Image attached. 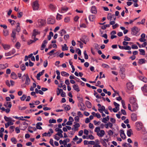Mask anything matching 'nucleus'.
<instances>
[{"mask_svg":"<svg viewBox=\"0 0 147 147\" xmlns=\"http://www.w3.org/2000/svg\"><path fill=\"white\" fill-rule=\"evenodd\" d=\"M127 89L126 91L128 93H129V91L133 90L134 88V86L132 84L129 82L127 83L126 84Z\"/></svg>","mask_w":147,"mask_h":147,"instance_id":"f257e3e1","label":"nucleus"},{"mask_svg":"<svg viewBox=\"0 0 147 147\" xmlns=\"http://www.w3.org/2000/svg\"><path fill=\"white\" fill-rule=\"evenodd\" d=\"M32 7L34 10H38L39 8V4L38 1H36L33 3Z\"/></svg>","mask_w":147,"mask_h":147,"instance_id":"f03ea898","label":"nucleus"},{"mask_svg":"<svg viewBox=\"0 0 147 147\" xmlns=\"http://www.w3.org/2000/svg\"><path fill=\"white\" fill-rule=\"evenodd\" d=\"M139 31L140 29L138 27L134 26L131 28V34L133 35H136Z\"/></svg>","mask_w":147,"mask_h":147,"instance_id":"7ed1b4c3","label":"nucleus"},{"mask_svg":"<svg viewBox=\"0 0 147 147\" xmlns=\"http://www.w3.org/2000/svg\"><path fill=\"white\" fill-rule=\"evenodd\" d=\"M33 33L32 34V38H36V35L39 34H40V32H38V30H36L35 29H34L33 30Z\"/></svg>","mask_w":147,"mask_h":147,"instance_id":"20e7f679","label":"nucleus"},{"mask_svg":"<svg viewBox=\"0 0 147 147\" xmlns=\"http://www.w3.org/2000/svg\"><path fill=\"white\" fill-rule=\"evenodd\" d=\"M49 7L52 11H55L56 9V6L52 3H51L49 5Z\"/></svg>","mask_w":147,"mask_h":147,"instance_id":"39448f33","label":"nucleus"},{"mask_svg":"<svg viewBox=\"0 0 147 147\" xmlns=\"http://www.w3.org/2000/svg\"><path fill=\"white\" fill-rule=\"evenodd\" d=\"M74 123L75 124L73 125L74 127H73L71 129L75 131H78V128L80 127V125L78 123H76V122H75Z\"/></svg>","mask_w":147,"mask_h":147,"instance_id":"423d86ee","label":"nucleus"},{"mask_svg":"<svg viewBox=\"0 0 147 147\" xmlns=\"http://www.w3.org/2000/svg\"><path fill=\"white\" fill-rule=\"evenodd\" d=\"M38 25L39 26H42L45 23V20L42 19H39L38 20Z\"/></svg>","mask_w":147,"mask_h":147,"instance_id":"0eeeda50","label":"nucleus"},{"mask_svg":"<svg viewBox=\"0 0 147 147\" xmlns=\"http://www.w3.org/2000/svg\"><path fill=\"white\" fill-rule=\"evenodd\" d=\"M136 129L138 130L141 129L142 128V123H141L137 122L136 123Z\"/></svg>","mask_w":147,"mask_h":147,"instance_id":"6e6552de","label":"nucleus"},{"mask_svg":"<svg viewBox=\"0 0 147 147\" xmlns=\"http://www.w3.org/2000/svg\"><path fill=\"white\" fill-rule=\"evenodd\" d=\"M105 132L103 130H101L99 132L97 133V135L100 137H102L105 134Z\"/></svg>","mask_w":147,"mask_h":147,"instance_id":"1a4fd4ad","label":"nucleus"},{"mask_svg":"<svg viewBox=\"0 0 147 147\" xmlns=\"http://www.w3.org/2000/svg\"><path fill=\"white\" fill-rule=\"evenodd\" d=\"M132 107L133 109L131 111H134L137 110L138 108V105L136 102L134 103V104H132Z\"/></svg>","mask_w":147,"mask_h":147,"instance_id":"9d476101","label":"nucleus"},{"mask_svg":"<svg viewBox=\"0 0 147 147\" xmlns=\"http://www.w3.org/2000/svg\"><path fill=\"white\" fill-rule=\"evenodd\" d=\"M11 78L13 79L16 80L18 78V76L14 72H12L10 75Z\"/></svg>","mask_w":147,"mask_h":147,"instance_id":"9b49d317","label":"nucleus"},{"mask_svg":"<svg viewBox=\"0 0 147 147\" xmlns=\"http://www.w3.org/2000/svg\"><path fill=\"white\" fill-rule=\"evenodd\" d=\"M30 82V79L29 78L28 74H26V78L25 84L26 85H29Z\"/></svg>","mask_w":147,"mask_h":147,"instance_id":"f8f14e48","label":"nucleus"},{"mask_svg":"<svg viewBox=\"0 0 147 147\" xmlns=\"http://www.w3.org/2000/svg\"><path fill=\"white\" fill-rule=\"evenodd\" d=\"M91 11L92 13L96 14L97 13V10L96 7L94 6H92L91 9Z\"/></svg>","mask_w":147,"mask_h":147,"instance_id":"ddd939ff","label":"nucleus"},{"mask_svg":"<svg viewBox=\"0 0 147 147\" xmlns=\"http://www.w3.org/2000/svg\"><path fill=\"white\" fill-rule=\"evenodd\" d=\"M120 132L121 137L123 139H125L126 138V136L124 133V131L123 130H121Z\"/></svg>","mask_w":147,"mask_h":147,"instance_id":"4468645a","label":"nucleus"},{"mask_svg":"<svg viewBox=\"0 0 147 147\" xmlns=\"http://www.w3.org/2000/svg\"><path fill=\"white\" fill-rule=\"evenodd\" d=\"M8 66V64L6 63L5 64H0V69H3L6 68Z\"/></svg>","mask_w":147,"mask_h":147,"instance_id":"2eb2a0df","label":"nucleus"},{"mask_svg":"<svg viewBox=\"0 0 147 147\" xmlns=\"http://www.w3.org/2000/svg\"><path fill=\"white\" fill-rule=\"evenodd\" d=\"M131 118L133 121H136L137 120L136 114L134 113H132L131 115Z\"/></svg>","mask_w":147,"mask_h":147,"instance_id":"dca6fc26","label":"nucleus"},{"mask_svg":"<svg viewBox=\"0 0 147 147\" xmlns=\"http://www.w3.org/2000/svg\"><path fill=\"white\" fill-rule=\"evenodd\" d=\"M16 24L17 26L16 29L13 30H15L16 32H19L21 30L20 27V24L18 22Z\"/></svg>","mask_w":147,"mask_h":147,"instance_id":"f3484780","label":"nucleus"},{"mask_svg":"<svg viewBox=\"0 0 147 147\" xmlns=\"http://www.w3.org/2000/svg\"><path fill=\"white\" fill-rule=\"evenodd\" d=\"M47 43V41L46 40H45L43 41L41 47V50H43L44 49L46 46L45 44H46Z\"/></svg>","mask_w":147,"mask_h":147,"instance_id":"a211bd4d","label":"nucleus"},{"mask_svg":"<svg viewBox=\"0 0 147 147\" xmlns=\"http://www.w3.org/2000/svg\"><path fill=\"white\" fill-rule=\"evenodd\" d=\"M44 71V70H43L42 71L39 72L38 74H37L36 78L38 80H40V76L42 75L43 74Z\"/></svg>","mask_w":147,"mask_h":147,"instance_id":"6ab92c4d","label":"nucleus"},{"mask_svg":"<svg viewBox=\"0 0 147 147\" xmlns=\"http://www.w3.org/2000/svg\"><path fill=\"white\" fill-rule=\"evenodd\" d=\"M73 87L74 88V90L77 91V92H79L80 91L78 85H74L73 86Z\"/></svg>","mask_w":147,"mask_h":147,"instance_id":"aec40b11","label":"nucleus"},{"mask_svg":"<svg viewBox=\"0 0 147 147\" xmlns=\"http://www.w3.org/2000/svg\"><path fill=\"white\" fill-rule=\"evenodd\" d=\"M136 99L134 97H131L130 99V102L131 104H134V103H136Z\"/></svg>","mask_w":147,"mask_h":147,"instance_id":"412c9836","label":"nucleus"},{"mask_svg":"<svg viewBox=\"0 0 147 147\" xmlns=\"http://www.w3.org/2000/svg\"><path fill=\"white\" fill-rule=\"evenodd\" d=\"M42 125L41 122H39L37 123L36 124V128L37 129H42V127L40 126Z\"/></svg>","mask_w":147,"mask_h":147,"instance_id":"4be33fe9","label":"nucleus"},{"mask_svg":"<svg viewBox=\"0 0 147 147\" xmlns=\"http://www.w3.org/2000/svg\"><path fill=\"white\" fill-rule=\"evenodd\" d=\"M86 104L87 107L89 108H91L92 107V105L91 102L88 101H86Z\"/></svg>","mask_w":147,"mask_h":147,"instance_id":"5701e85b","label":"nucleus"},{"mask_svg":"<svg viewBox=\"0 0 147 147\" xmlns=\"http://www.w3.org/2000/svg\"><path fill=\"white\" fill-rule=\"evenodd\" d=\"M2 46L5 50H7L9 49L10 47V46L8 45L3 44L2 45Z\"/></svg>","mask_w":147,"mask_h":147,"instance_id":"b1692460","label":"nucleus"},{"mask_svg":"<svg viewBox=\"0 0 147 147\" xmlns=\"http://www.w3.org/2000/svg\"><path fill=\"white\" fill-rule=\"evenodd\" d=\"M146 60L143 59H139L138 61V63L140 64H142L144 63H145L146 62Z\"/></svg>","mask_w":147,"mask_h":147,"instance_id":"393cba45","label":"nucleus"},{"mask_svg":"<svg viewBox=\"0 0 147 147\" xmlns=\"http://www.w3.org/2000/svg\"><path fill=\"white\" fill-rule=\"evenodd\" d=\"M33 40H30L28 42V44L29 45H30L33 42H34L37 40H38V38H33Z\"/></svg>","mask_w":147,"mask_h":147,"instance_id":"a878e982","label":"nucleus"},{"mask_svg":"<svg viewBox=\"0 0 147 147\" xmlns=\"http://www.w3.org/2000/svg\"><path fill=\"white\" fill-rule=\"evenodd\" d=\"M89 20L91 21H93L95 19V16L93 15H90L89 17Z\"/></svg>","mask_w":147,"mask_h":147,"instance_id":"bb28decb","label":"nucleus"},{"mask_svg":"<svg viewBox=\"0 0 147 147\" xmlns=\"http://www.w3.org/2000/svg\"><path fill=\"white\" fill-rule=\"evenodd\" d=\"M62 50L63 51L67 50L68 49V48L67 46V45L66 44H64V45H62Z\"/></svg>","mask_w":147,"mask_h":147,"instance_id":"cd10ccee","label":"nucleus"},{"mask_svg":"<svg viewBox=\"0 0 147 147\" xmlns=\"http://www.w3.org/2000/svg\"><path fill=\"white\" fill-rule=\"evenodd\" d=\"M132 131L131 129H130L127 131V134L129 137H130L131 134H132Z\"/></svg>","mask_w":147,"mask_h":147,"instance_id":"c85d7f7f","label":"nucleus"},{"mask_svg":"<svg viewBox=\"0 0 147 147\" xmlns=\"http://www.w3.org/2000/svg\"><path fill=\"white\" fill-rule=\"evenodd\" d=\"M68 7H62L61 11V13H63L64 12L67 11L68 10Z\"/></svg>","mask_w":147,"mask_h":147,"instance_id":"c756f323","label":"nucleus"},{"mask_svg":"<svg viewBox=\"0 0 147 147\" xmlns=\"http://www.w3.org/2000/svg\"><path fill=\"white\" fill-rule=\"evenodd\" d=\"M142 91L145 92H147V84H145L143 87H142Z\"/></svg>","mask_w":147,"mask_h":147,"instance_id":"7c9ffc66","label":"nucleus"},{"mask_svg":"<svg viewBox=\"0 0 147 147\" xmlns=\"http://www.w3.org/2000/svg\"><path fill=\"white\" fill-rule=\"evenodd\" d=\"M61 74L62 76H68L69 75L68 73L64 71H62L61 72Z\"/></svg>","mask_w":147,"mask_h":147,"instance_id":"2f4dec72","label":"nucleus"},{"mask_svg":"<svg viewBox=\"0 0 147 147\" xmlns=\"http://www.w3.org/2000/svg\"><path fill=\"white\" fill-rule=\"evenodd\" d=\"M13 123H12L11 121H9L7 122V123L5 124V126L6 128L8 127L9 125H12L13 124Z\"/></svg>","mask_w":147,"mask_h":147,"instance_id":"473e14b6","label":"nucleus"},{"mask_svg":"<svg viewBox=\"0 0 147 147\" xmlns=\"http://www.w3.org/2000/svg\"><path fill=\"white\" fill-rule=\"evenodd\" d=\"M16 32L15 30H13L12 34H11V36L13 38L16 37Z\"/></svg>","mask_w":147,"mask_h":147,"instance_id":"72a5a7b5","label":"nucleus"},{"mask_svg":"<svg viewBox=\"0 0 147 147\" xmlns=\"http://www.w3.org/2000/svg\"><path fill=\"white\" fill-rule=\"evenodd\" d=\"M86 37V36H83V37L81 38L80 39V40L83 42L85 44H86V42L84 40V38H85Z\"/></svg>","mask_w":147,"mask_h":147,"instance_id":"f704fd0d","label":"nucleus"},{"mask_svg":"<svg viewBox=\"0 0 147 147\" xmlns=\"http://www.w3.org/2000/svg\"><path fill=\"white\" fill-rule=\"evenodd\" d=\"M100 108V109L99 108L98 109V111L100 113H102L103 111H104L105 109V107L103 106H101Z\"/></svg>","mask_w":147,"mask_h":147,"instance_id":"c9c22d12","label":"nucleus"},{"mask_svg":"<svg viewBox=\"0 0 147 147\" xmlns=\"http://www.w3.org/2000/svg\"><path fill=\"white\" fill-rule=\"evenodd\" d=\"M139 51L140 52V54L144 55L145 54V51L142 49H139Z\"/></svg>","mask_w":147,"mask_h":147,"instance_id":"e433bc0d","label":"nucleus"},{"mask_svg":"<svg viewBox=\"0 0 147 147\" xmlns=\"http://www.w3.org/2000/svg\"><path fill=\"white\" fill-rule=\"evenodd\" d=\"M61 36H63V35L66 33V31L64 29L62 30L59 32Z\"/></svg>","mask_w":147,"mask_h":147,"instance_id":"4c0bfd02","label":"nucleus"},{"mask_svg":"<svg viewBox=\"0 0 147 147\" xmlns=\"http://www.w3.org/2000/svg\"><path fill=\"white\" fill-rule=\"evenodd\" d=\"M14 52L13 53L12 51H10L8 52L5 53V56H8L11 55H12L14 54Z\"/></svg>","mask_w":147,"mask_h":147,"instance_id":"58836bf2","label":"nucleus"},{"mask_svg":"<svg viewBox=\"0 0 147 147\" xmlns=\"http://www.w3.org/2000/svg\"><path fill=\"white\" fill-rule=\"evenodd\" d=\"M7 106L6 105H5V104L4 105V106H5L6 107H8L9 108H10L12 106L11 104V102H7Z\"/></svg>","mask_w":147,"mask_h":147,"instance_id":"ea45409f","label":"nucleus"},{"mask_svg":"<svg viewBox=\"0 0 147 147\" xmlns=\"http://www.w3.org/2000/svg\"><path fill=\"white\" fill-rule=\"evenodd\" d=\"M48 23L49 24H53L54 22L53 20L49 18L48 19Z\"/></svg>","mask_w":147,"mask_h":147,"instance_id":"a19ab883","label":"nucleus"},{"mask_svg":"<svg viewBox=\"0 0 147 147\" xmlns=\"http://www.w3.org/2000/svg\"><path fill=\"white\" fill-rule=\"evenodd\" d=\"M8 21L12 25H14L16 23V22L14 20H12L11 19H9Z\"/></svg>","mask_w":147,"mask_h":147,"instance_id":"79ce46f5","label":"nucleus"},{"mask_svg":"<svg viewBox=\"0 0 147 147\" xmlns=\"http://www.w3.org/2000/svg\"><path fill=\"white\" fill-rule=\"evenodd\" d=\"M3 35L5 36H6L9 35L8 31L7 30H3Z\"/></svg>","mask_w":147,"mask_h":147,"instance_id":"37998d69","label":"nucleus"},{"mask_svg":"<svg viewBox=\"0 0 147 147\" xmlns=\"http://www.w3.org/2000/svg\"><path fill=\"white\" fill-rule=\"evenodd\" d=\"M4 118L6 121L9 122L11 121V120L10 118L7 117L6 116H5L4 117Z\"/></svg>","mask_w":147,"mask_h":147,"instance_id":"c03bdc74","label":"nucleus"},{"mask_svg":"<svg viewBox=\"0 0 147 147\" xmlns=\"http://www.w3.org/2000/svg\"><path fill=\"white\" fill-rule=\"evenodd\" d=\"M111 16L112 14L111 13H108L107 18L108 20H111Z\"/></svg>","mask_w":147,"mask_h":147,"instance_id":"a18cd8bd","label":"nucleus"},{"mask_svg":"<svg viewBox=\"0 0 147 147\" xmlns=\"http://www.w3.org/2000/svg\"><path fill=\"white\" fill-rule=\"evenodd\" d=\"M100 130H100V127H97L95 128L94 131L95 132H96L97 134L99 132Z\"/></svg>","mask_w":147,"mask_h":147,"instance_id":"49530a36","label":"nucleus"},{"mask_svg":"<svg viewBox=\"0 0 147 147\" xmlns=\"http://www.w3.org/2000/svg\"><path fill=\"white\" fill-rule=\"evenodd\" d=\"M57 90H58V91H57V96H58L60 94L61 92H62L63 90L62 89H60L59 88H57Z\"/></svg>","mask_w":147,"mask_h":147,"instance_id":"de8ad7c7","label":"nucleus"},{"mask_svg":"<svg viewBox=\"0 0 147 147\" xmlns=\"http://www.w3.org/2000/svg\"><path fill=\"white\" fill-rule=\"evenodd\" d=\"M62 15L59 13L57 14L56 19L57 20H60L61 19Z\"/></svg>","mask_w":147,"mask_h":147,"instance_id":"09e8293b","label":"nucleus"},{"mask_svg":"<svg viewBox=\"0 0 147 147\" xmlns=\"http://www.w3.org/2000/svg\"><path fill=\"white\" fill-rule=\"evenodd\" d=\"M56 123V120L53 119H51L49 120V123Z\"/></svg>","mask_w":147,"mask_h":147,"instance_id":"8fccbe9b","label":"nucleus"},{"mask_svg":"<svg viewBox=\"0 0 147 147\" xmlns=\"http://www.w3.org/2000/svg\"><path fill=\"white\" fill-rule=\"evenodd\" d=\"M23 13L22 12L18 13L17 17L18 18H21L23 16Z\"/></svg>","mask_w":147,"mask_h":147,"instance_id":"3c124183","label":"nucleus"},{"mask_svg":"<svg viewBox=\"0 0 147 147\" xmlns=\"http://www.w3.org/2000/svg\"><path fill=\"white\" fill-rule=\"evenodd\" d=\"M21 69L23 71L26 69V66L24 64H22L20 66Z\"/></svg>","mask_w":147,"mask_h":147,"instance_id":"603ef678","label":"nucleus"},{"mask_svg":"<svg viewBox=\"0 0 147 147\" xmlns=\"http://www.w3.org/2000/svg\"><path fill=\"white\" fill-rule=\"evenodd\" d=\"M16 47L18 49H19L20 47V44L19 42H17L15 45Z\"/></svg>","mask_w":147,"mask_h":147,"instance_id":"864d4df0","label":"nucleus"},{"mask_svg":"<svg viewBox=\"0 0 147 147\" xmlns=\"http://www.w3.org/2000/svg\"><path fill=\"white\" fill-rule=\"evenodd\" d=\"M26 95L23 94L22 96L20 98L21 100L24 101L26 97Z\"/></svg>","mask_w":147,"mask_h":147,"instance_id":"5fc2aeb1","label":"nucleus"},{"mask_svg":"<svg viewBox=\"0 0 147 147\" xmlns=\"http://www.w3.org/2000/svg\"><path fill=\"white\" fill-rule=\"evenodd\" d=\"M84 57L85 59H88V56L86 53V51H84Z\"/></svg>","mask_w":147,"mask_h":147,"instance_id":"6e6d98bb","label":"nucleus"},{"mask_svg":"<svg viewBox=\"0 0 147 147\" xmlns=\"http://www.w3.org/2000/svg\"><path fill=\"white\" fill-rule=\"evenodd\" d=\"M125 71V69L124 67H122L120 68V71L121 74L124 73V72Z\"/></svg>","mask_w":147,"mask_h":147,"instance_id":"4d7b16f0","label":"nucleus"},{"mask_svg":"<svg viewBox=\"0 0 147 147\" xmlns=\"http://www.w3.org/2000/svg\"><path fill=\"white\" fill-rule=\"evenodd\" d=\"M102 66L104 68H106L107 69H108L109 68V66L107 64H102Z\"/></svg>","mask_w":147,"mask_h":147,"instance_id":"13d9d810","label":"nucleus"},{"mask_svg":"<svg viewBox=\"0 0 147 147\" xmlns=\"http://www.w3.org/2000/svg\"><path fill=\"white\" fill-rule=\"evenodd\" d=\"M90 138L91 140H93L94 138V137L92 134L88 136V137L86 138L87 139Z\"/></svg>","mask_w":147,"mask_h":147,"instance_id":"bf43d9fd","label":"nucleus"},{"mask_svg":"<svg viewBox=\"0 0 147 147\" xmlns=\"http://www.w3.org/2000/svg\"><path fill=\"white\" fill-rule=\"evenodd\" d=\"M64 109L65 110L68 111L70 110L71 108L69 105H67L65 107H64Z\"/></svg>","mask_w":147,"mask_h":147,"instance_id":"052dcab7","label":"nucleus"},{"mask_svg":"<svg viewBox=\"0 0 147 147\" xmlns=\"http://www.w3.org/2000/svg\"><path fill=\"white\" fill-rule=\"evenodd\" d=\"M11 140L14 144H16L17 142L15 138H12Z\"/></svg>","mask_w":147,"mask_h":147,"instance_id":"680f3d73","label":"nucleus"},{"mask_svg":"<svg viewBox=\"0 0 147 147\" xmlns=\"http://www.w3.org/2000/svg\"><path fill=\"white\" fill-rule=\"evenodd\" d=\"M112 58L113 59H117L118 60H119L120 59V58L118 56H113L112 57Z\"/></svg>","mask_w":147,"mask_h":147,"instance_id":"e2e57ef3","label":"nucleus"},{"mask_svg":"<svg viewBox=\"0 0 147 147\" xmlns=\"http://www.w3.org/2000/svg\"><path fill=\"white\" fill-rule=\"evenodd\" d=\"M121 103L122 104V105L124 109H126V107L125 106V104L124 101L123 100H122L121 101Z\"/></svg>","mask_w":147,"mask_h":147,"instance_id":"0e129e2a","label":"nucleus"},{"mask_svg":"<svg viewBox=\"0 0 147 147\" xmlns=\"http://www.w3.org/2000/svg\"><path fill=\"white\" fill-rule=\"evenodd\" d=\"M77 115L79 117H82L83 116L82 114V113L80 111L78 112L77 113Z\"/></svg>","mask_w":147,"mask_h":147,"instance_id":"69168bd1","label":"nucleus"},{"mask_svg":"<svg viewBox=\"0 0 147 147\" xmlns=\"http://www.w3.org/2000/svg\"><path fill=\"white\" fill-rule=\"evenodd\" d=\"M131 39L128 37L127 36H125L124 40L125 41H129Z\"/></svg>","mask_w":147,"mask_h":147,"instance_id":"338daca9","label":"nucleus"},{"mask_svg":"<svg viewBox=\"0 0 147 147\" xmlns=\"http://www.w3.org/2000/svg\"><path fill=\"white\" fill-rule=\"evenodd\" d=\"M70 21V19L69 17H66L64 19V21L65 22H68Z\"/></svg>","mask_w":147,"mask_h":147,"instance_id":"774afa93","label":"nucleus"}]
</instances>
